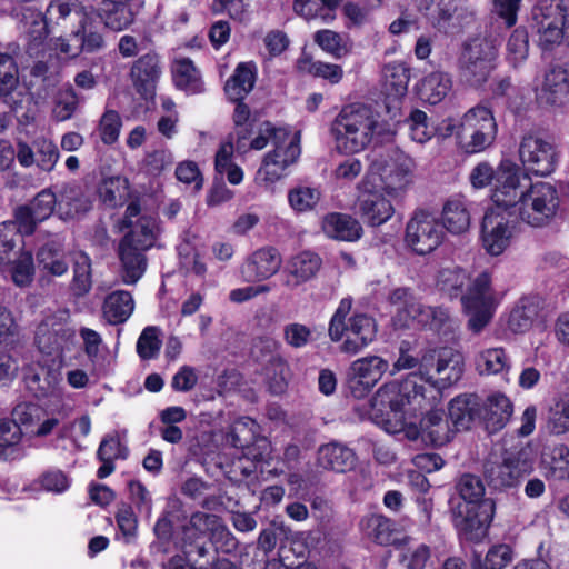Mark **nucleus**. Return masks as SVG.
<instances>
[{
    "label": "nucleus",
    "mask_w": 569,
    "mask_h": 569,
    "mask_svg": "<svg viewBox=\"0 0 569 569\" xmlns=\"http://www.w3.org/2000/svg\"><path fill=\"white\" fill-rule=\"evenodd\" d=\"M533 463L529 448L506 449L499 458L485 462L483 476L491 489L505 491L518 487L521 479L533 471Z\"/></svg>",
    "instance_id": "nucleus-6"
},
{
    "label": "nucleus",
    "mask_w": 569,
    "mask_h": 569,
    "mask_svg": "<svg viewBox=\"0 0 569 569\" xmlns=\"http://www.w3.org/2000/svg\"><path fill=\"white\" fill-rule=\"evenodd\" d=\"M531 27L543 50H550L563 41L569 47V9L562 0H540L532 8Z\"/></svg>",
    "instance_id": "nucleus-7"
},
{
    "label": "nucleus",
    "mask_w": 569,
    "mask_h": 569,
    "mask_svg": "<svg viewBox=\"0 0 569 569\" xmlns=\"http://www.w3.org/2000/svg\"><path fill=\"white\" fill-rule=\"evenodd\" d=\"M519 157L528 172L541 177L552 173L559 160L556 146L535 134H527L522 138Z\"/></svg>",
    "instance_id": "nucleus-16"
},
{
    "label": "nucleus",
    "mask_w": 569,
    "mask_h": 569,
    "mask_svg": "<svg viewBox=\"0 0 569 569\" xmlns=\"http://www.w3.org/2000/svg\"><path fill=\"white\" fill-rule=\"evenodd\" d=\"M517 226L511 208L498 207L486 211L481 221V242L487 253L500 256L510 246Z\"/></svg>",
    "instance_id": "nucleus-12"
},
{
    "label": "nucleus",
    "mask_w": 569,
    "mask_h": 569,
    "mask_svg": "<svg viewBox=\"0 0 569 569\" xmlns=\"http://www.w3.org/2000/svg\"><path fill=\"white\" fill-rule=\"evenodd\" d=\"M357 460V455L351 448L337 441L320 446L317 453L319 467L340 473L352 470Z\"/></svg>",
    "instance_id": "nucleus-31"
},
{
    "label": "nucleus",
    "mask_w": 569,
    "mask_h": 569,
    "mask_svg": "<svg viewBox=\"0 0 569 569\" xmlns=\"http://www.w3.org/2000/svg\"><path fill=\"white\" fill-rule=\"evenodd\" d=\"M23 380L29 392L40 400L56 395L61 373L48 366L31 365L24 369Z\"/></svg>",
    "instance_id": "nucleus-29"
},
{
    "label": "nucleus",
    "mask_w": 569,
    "mask_h": 569,
    "mask_svg": "<svg viewBox=\"0 0 569 569\" xmlns=\"http://www.w3.org/2000/svg\"><path fill=\"white\" fill-rule=\"evenodd\" d=\"M559 196L556 187L549 182H537L526 192H520L516 204L509 208L527 224L541 228L547 226L556 216L559 208Z\"/></svg>",
    "instance_id": "nucleus-8"
},
{
    "label": "nucleus",
    "mask_w": 569,
    "mask_h": 569,
    "mask_svg": "<svg viewBox=\"0 0 569 569\" xmlns=\"http://www.w3.org/2000/svg\"><path fill=\"white\" fill-rule=\"evenodd\" d=\"M259 425L250 417H240L229 427L226 440L237 449H249L257 441Z\"/></svg>",
    "instance_id": "nucleus-40"
},
{
    "label": "nucleus",
    "mask_w": 569,
    "mask_h": 569,
    "mask_svg": "<svg viewBox=\"0 0 569 569\" xmlns=\"http://www.w3.org/2000/svg\"><path fill=\"white\" fill-rule=\"evenodd\" d=\"M74 339V329L58 321L44 320L37 327L34 343L41 353L51 356L73 343Z\"/></svg>",
    "instance_id": "nucleus-26"
},
{
    "label": "nucleus",
    "mask_w": 569,
    "mask_h": 569,
    "mask_svg": "<svg viewBox=\"0 0 569 569\" xmlns=\"http://www.w3.org/2000/svg\"><path fill=\"white\" fill-rule=\"evenodd\" d=\"M49 22L42 14H37L30 22L27 38L26 52L32 57H40L46 50V42L49 37Z\"/></svg>",
    "instance_id": "nucleus-50"
},
{
    "label": "nucleus",
    "mask_w": 569,
    "mask_h": 569,
    "mask_svg": "<svg viewBox=\"0 0 569 569\" xmlns=\"http://www.w3.org/2000/svg\"><path fill=\"white\" fill-rule=\"evenodd\" d=\"M101 202L111 209L121 207L129 194V180L121 176L104 178L98 186Z\"/></svg>",
    "instance_id": "nucleus-44"
},
{
    "label": "nucleus",
    "mask_w": 569,
    "mask_h": 569,
    "mask_svg": "<svg viewBox=\"0 0 569 569\" xmlns=\"http://www.w3.org/2000/svg\"><path fill=\"white\" fill-rule=\"evenodd\" d=\"M31 209L30 206L19 204L13 209L12 219L8 220L10 223H13L14 229H17L23 238L32 236L38 224L41 223Z\"/></svg>",
    "instance_id": "nucleus-63"
},
{
    "label": "nucleus",
    "mask_w": 569,
    "mask_h": 569,
    "mask_svg": "<svg viewBox=\"0 0 569 569\" xmlns=\"http://www.w3.org/2000/svg\"><path fill=\"white\" fill-rule=\"evenodd\" d=\"M448 420L443 417L442 410H428L420 418L419 426H412L407 431V437L411 440L421 438V440L432 447H441L448 443L455 433Z\"/></svg>",
    "instance_id": "nucleus-19"
},
{
    "label": "nucleus",
    "mask_w": 569,
    "mask_h": 569,
    "mask_svg": "<svg viewBox=\"0 0 569 569\" xmlns=\"http://www.w3.org/2000/svg\"><path fill=\"white\" fill-rule=\"evenodd\" d=\"M443 238V226L425 210L416 211L407 223L405 241L419 256L435 251L442 243Z\"/></svg>",
    "instance_id": "nucleus-14"
},
{
    "label": "nucleus",
    "mask_w": 569,
    "mask_h": 569,
    "mask_svg": "<svg viewBox=\"0 0 569 569\" xmlns=\"http://www.w3.org/2000/svg\"><path fill=\"white\" fill-rule=\"evenodd\" d=\"M555 311L556 305L547 302L541 296L522 297L511 310L508 326L513 332H525L532 327L536 319L546 320Z\"/></svg>",
    "instance_id": "nucleus-20"
},
{
    "label": "nucleus",
    "mask_w": 569,
    "mask_h": 569,
    "mask_svg": "<svg viewBox=\"0 0 569 569\" xmlns=\"http://www.w3.org/2000/svg\"><path fill=\"white\" fill-rule=\"evenodd\" d=\"M541 466L548 480L569 479V448L566 445H557L543 451Z\"/></svg>",
    "instance_id": "nucleus-38"
},
{
    "label": "nucleus",
    "mask_w": 569,
    "mask_h": 569,
    "mask_svg": "<svg viewBox=\"0 0 569 569\" xmlns=\"http://www.w3.org/2000/svg\"><path fill=\"white\" fill-rule=\"evenodd\" d=\"M457 490L463 502L461 505H480L485 499V486L480 477L472 473H463L458 483Z\"/></svg>",
    "instance_id": "nucleus-53"
},
{
    "label": "nucleus",
    "mask_w": 569,
    "mask_h": 569,
    "mask_svg": "<svg viewBox=\"0 0 569 569\" xmlns=\"http://www.w3.org/2000/svg\"><path fill=\"white\" fill-rule=\"evenodd\" d=\"M134 308L133 298L129 291H113L104 300L103 313L112 325H120L128 320Z\"/></svg>",
    "instance_id": "nucleus-41"
},
{
    "label": "nucleus",
    "mask_w": 569,
    "mask_h": 569,
    "mask_svg": "<svg viewBox=\"0 0 569 569\" xmlns=\"http://www.w3.org/2000/svg\"><path fill=\"white\" fill-rule=\"evenodd\" d=\"M480 427L489 435L502 430L513 413V403L505 393L496 391L481 398Z\"/></svg>",
    "instance_id": "nucleus-21"
},
{
    "label": "nucleus",
    "mask_w": 569,
    "mask_h": 569,
    "mask_svg": "<svg viewBox=\"0 0 569 569\" xmlns=\"http://www.w3.org/2000/svg\"><path fill=\"white\" fill-rule=\"evenodd\" d=\"M18 67L9 53H0V99L8 107L29 103L30 96L18 88Z\"/></svg>",
    "instance_id": "nucleus-28"
},
{
    "label": "nucleus",
    "mask_w": 569,
    "mask_h": 569,
    "mask_svg": "<svg viewBox=\"0 0 569 569\" xmlns=\"http://www.w3.org/2000/svg\"><path fill=\"white\" fill-rule=\"evenodd\" d=\"M350 369L376 386L389 369V362L379 356H368L353 361Z\"/></svg>",
    "instance_id": "nucleus-52"
},
{
    "label": "nucleus",
    "mask_w": 569,
    "mask_h": 569,
    "mask_svg": "<svg viewBox=\"0 0 569 569\" xmlns=\"http://www.w3.org/2000/svg\"><path fill=\"white\" fill-rule=\"evenodd\" d=\"M387 301L396 307L393 322L401 328H409L411 322L421 312V305L408 287L392 289L388 295Z\"/></svg>",
    "instance_id": "nucleus-35"
},
{
    "label": "nucleus",
    "mask_w": 569,
    "mask_h": 569,
    "mask_svg": "<svg viewBox=\"0 0 569 569\" xmlns=\"http://www.w3.org/2000/svg\"><path fill=\"white\" fill-rule=\"evenodd\" d=\"M23 248V236L14 229L8 220L0 223V263L10 261V257L18 246Z\"/></svg>",
    "instance_id": "nucleus-60"
},
{
    "label": "nucleus",
    "mask_w": 569,
    "mask_h": 569,
    "mask_svg": "<svg viewBox=\"0 0 569 569\" xmlns=\"http://www.w3.org/2000/svg\"><path fill=\"white\" fill-rule=\"evenodd\" d=\"M463 361L460 353L443 349L438 353L435 375L410 373L401 381L383 383L370 399L369 417L387 432L395 433L406 426V416L416 415L427 405V385L440 393L461 379Z\"/></svg>",
    "instance_id": "nucleus-1"
},
{
    "label": "nucleus",
    "mask_w": 569,
    "mask_h": 569,
    "mask_svg": "<svg viewBox=\"0 0 569 569\" xmlns=\"http://www.w3.org/2000/svg\"><path fill=\"white\" fill-rule=\"evenodd\" d=\"M62 201L68 207L66 214L70 218L84 216L92 208L90 198L78 186L66 188L62 192Z\"/></svg>",
    "instance_id": "nucleus-57"
},
{
    "label": "nucleus",
    "mask_w": 569,
    "mask_h": 569,
    "mask_svg": "<svg viewBox=\"0 0 569 569\" xmlns=\"http://www.w3.org/2000/svg\"><path fill=\"white\" fill-rule=\"evenodd\" d=\"M162 74L160 58L154 52L146 53L133 61L130 79L136 92L150 104H157V86Z\"/></svg>",
    "instance_id": "nucleus-18"
},
{
    "label": "nucleus",
    "mask_w": 569,
    "mask_h": 569,
    "mask_svg": "<svg viewBox=\"0 0 569 569\" xmlns=\"http://www.w3.org/2000/svg\"><path fill=\"white\" fill-rule=\"evenodd\" d=\"M469 180L475 189L493 186L491 199L498 207L516 204L520 187V168L511 160H501L495 170L488 162L478 163L470 172Z\"/></svg>",
    "instance_id": "nucleus-5"
},
{
    "label": "nucleus",
    "mask_w": 569,
    "mask_h": 569,
    "mask_svg": "<svg viewBox=\"0 0 569 569\" xmlns=\"http://www.w3.org/2000/svg\"><path fill=\"white\" fill-rule=\"evenodd\" d=\"M495 513V503L483 501L480 505H458L453 513V525L459 538L469 542H479L487 535Z\"/></svg>",
    "instance_id": "nucleus-15"
},
{
    "label": "nucleus",
    "mask_w": 569,
    "mask_h": 569,
    "mask_svg": "<svg viewBox=\"0 0 569 569\" xmlns=\"http://www.w3.org/2000/svg\"><path fill=\"white\" fill-rule=\"evenodd\" d=\"M548 429L553 435H563L569 431V396L560 398L550 407Z\"/></svg>",
    "instance_id": "nucleus-62"
},
{
    "label": "nucleus",
    "mask_w": 569,
    "mask_h": 569,
    "mask_svg": "<svg viewBox=\"0 0 569 569\" xmlns=\"http://www.w3.org/2000/svg\"><path fill=\"white\" fill-rule=\"evenodd\" d=\"M282 263L278 249L271 246L253 251L242 263L241 274L248 282L263 281L278 272Z\"/></svg>",
    "instance_id": "nucleus-23"
},
{
    "label": "nucleus",
    "mask_w": 569,
    "mask_h": 569,
    "mask_svg": "<svg viewBox=\"0 0 569 569\" xmlns=\"http://www.w3.org/2000/svg\"><path fill=\"white\" fill-rule=\"evenodd\" d=\"M256 81L253 67L250 63H240L224 86L226 94L238 107H246L241 101L252 90Z\"/></svg>",
    "instance_id": "nucleus-37"
},
{
    "label": "nucleus",
    "mask_w": 569,
    "mask_h": 569,
    "mask_svg": "<svg viewBox=\"0 0 569 569\" xmlns=\"http://www.w3.org/2000/svg\"><path fill=\"white\" fill-rule=\"evenodd\" d=\"M373 174V172H371ZM377 177L378 189L389 196L397 197L405 191L411 182V160L407 158L386 161Z\"/></svg>",
    "instance_id": "nucleus-25"
},
{
    "label": "nucleus",
    "mask_w": 569,
    "mask_h": 569,
    "mask_svg": "<svg viewBox=\"0 0 569 569\" xmlns=\"http://www.w3.org/2000/svg\"><path fill=\"white\" fill-rule=\"evenodd\" d=\"M321 229L328 238L346 242L358 241L363 234L360 221L342 212L325 214L321 221Z\"/></svg>",
    "instance_id": "nucleus-30"
},
{
    "label": "nucleus",
    "mask_w": 569,
    "mask_h": 569,
    "mask_svg": "<svg viewBox=\"0 0 569 569\" xmlns=\"http://www.w3.org/2000/svg\"><path fill=\"white\" fill-rule=\"evenodd\" d=\"M39 266L52 276H62L68 271L63 249L54 241L44 243L37 252Z\"/></svg>",
    "instance_id": "nucleus-49"
},
{
    "label": "nucleus",
    "mask_w": 569,
    "mask_h": 569,
    "mask_svg": "<svg viewBox=\"0 0 569 569\" xmlns=\"http://www.w3.org/2000/svg\"><path fill=\"white\" fill-rule=\"evenodd\" d=\"M322 260L319 254L311 251H302L295 256L290 263V276L293 277V286L301 284L312 279L319 271Z\"/></svg>",
    "instance_id": "nucleus-47"
},
{
    "label": "nucleus",
    "mask_w": 569,
    "mask_h": 569,
    "mask_svg": "<svg viewBox=\"0 0 569 569\" xmlns=\"http://www.w3.org/2000/svg\"><path fill=\"white\" fill-rule=\"evenodd\" d=\"M481 397L475 392H465L452 398L448 403V418L455 431L471 430L480 426Z\"/></svg>",
    "instance_id": "nucleus-24"
},
{
    "label": "nucleus",
    "mask_w": 569,
    "mask_h": 569,
    "mask_svg": "<svg viewBox=\"0 0 569 569\" xmlns=\"http://www.w3.org/2000/svg\"><path fill=\"white\" fill-rule=\"evenodd\" d=\"M173 81L179 89L194 94L202 91V81L199 71L190 59H180L172 68Z\"/></svg>",
    "instance_id": "nucleus-48"
},
{
    "label": "nucleus",
    "mask_w": 569,
    "mask_h": 569,
    "mask_svg": "<svg viewBox=\"0 0 569 569\" xmlns=\"http://www.w3.org/2000/svg\"><path fill=\"white\" fill-rule=\"evenodd\" d=\"M392 109H340L331 124L337 150L353 154L370 143L380 144L395 134V126L388 119Z\"/></svg>",
    "instance_id": "nucleus-2"
},
{
    "label": "nucleus",
    "mask_w": 569,
    "mask_h": 569,
    "mask_svg": "<svg viewBox=\"0 0 569 569\" xmlns=\"http://www.w3.org/2000/svg\"><path fill=\"white\" fill-rule=\"evenodd\" d=\"M72 40H79L82 53H96L106 46L103 36L99 32L93 18L88 12H83L78 29L72 32Z\"/></svg>",
    "instance_id": "nucleus-43"
},
{
    "label": "nucleus",
    "mask_w": 569,
    "mask_h": 569,
    "mask_svg": "<svg viewBox=\"0 0 569 569\" xmlns=\"http://www.w3.org/2000/svg\"><path fill=\"white\" fill-rule=\"evenodd\" d=\"M541 101L553 106H562L569 99V73L561 67L552 68L545 76Z\"/></svg>",
    "instance_id": "nucleus-36"
},
{
    "label": "nucleus",
    "mask_w": 569,
    "mask_h": 569,
    "mask_svg": "<svg viewBox=\"0 0 569 569\" xmlns=\"http://www.w3.org/2000/svg\"><path fill=\"white\" fill-rule=\"evenodd\" d=\"M158 327L148 326L140 333L137 340V353L141 360L156 359L159 356L162 341L159 338Z\"/></svg>",
    "instance_id": "nucleus-58"
},
{
    "label": "nucleus",
    "mask_w": 569,
    "mask_h": 569,
    "mask_svg": "<svg viewBox=\"0 0 569 569\" xmlns=\"http://www.w3.org/2000/svg\"><path fill=\"white\" fill-rule=\"evenodd\" d=\"M383 76L385 107H391V104L401 102L407 94L410 69L403 62H391L385 66Z\"/></svg>",
    "instance_id": "nucleus-33"
},
{
    "label": "nucleus",
    "mask_w": 569,
    "mask_h": 569,
    "mask_svg": "<svg viewBox=\"0 0 569 569\" xmlns=\"http://www.w3.org/2000/svg\"><path fill=\"white\" fill-rule=\"evenodd\" d=\"M367 536L379 546H393L399 549L407 546L411 537L403 535L393 520L383 515H371L362 520Z\"/></svg>",
    "instance_id": "nucleus-27"
},
{
    "label": "nucleus",
    "mask_w": 569,
    "mask_h": 569,
    "mask_svg": "<svg viewBox=\"0 0 569 569\" xmlns=\"http://www.w3.org/2000/svg\"><path fill=\"white\" fill-rule=\"evenodd\" d=\"M211 541L202 529L196 512L182 526L180 550L191 569H209Z\"/></svg>",
    "instance_id": "nucleus-17"
},
{
    "label": "nucleus",
    "mask_w": 569,
    "mask_h": 569,
    "mask_svg": "<svg viewBox=\"0 0 569 569\" xmlns=\"http://www.w3.org/2000/svg\"><path fill=\"white\" fill-rule=\"evenodd\" d=\"M131 1L132 0H101V6L97 9V16L106 28L112 31H122L134 21Z\"/></svg>",
    "instance_id": "nucleus-34"
},
{
    "label": "nucleus",
    "mask_w": 569,
    "mask_h": 569,
    "mask_svg": "<svg viewBox=\"0 0 569 569\" xmlns=\"http://www.w3.org/2000/svg\"><path fill=\"white\" fill-rule=\"evenodd\" d=\"M196 515L216 552L231 553L237 550L238 540L220 516L202 511H196Z\"/></svg>",
    "instance_id": "nucleus-32"
},
{
    "label": "nucleus",
    "mask_w": 569,
    "mask_h": 569,
    "mask_svg": "<svg viewBox=\"0 0 569 569\" xmlns=\"http://www.w3.org/2000/svg\"><path fill=\"white\" fill-rule=\"evenodd\" d=\"M320 197L321 193L317 188L298 186L289 190L288 202L296 212L302 213L313 210Z\"/></svg>",
    "instance_id": "nucleus-55"
},
{
    "label": "nucleus",
    "mask_w": 569,
    "mask_h": 569,
    "mask_svg": "<svg viewBox=\"0 0 569 569\" xmlns=\"http://www.w3.org/2000/svg\"><path fill=\"white\" fill-rule=\"evenodd\" d=\"M472 117V113H465L460 123L461 131L457 132L458 143L468 154L481 152L495 141L470 127Z\"/></svg>",
    "instance_id": "nucleus-46"
},
{
    "label": "nucleus",
    "mask_w": 569,
    "mask_h": 569,
    "mask_svg": "<svg viewBox=\"0 0 569 569\" xmlns=\"http://www.w3.org/2000/svg\"><path fill=\"white\" fill-rule=\"evenodd\" d=\"M237 133V148L238 150H246L247 148L253 150H262L270 141V136L276 134L277 139L286 134V129L276 127L268 120H261L258 110L254 111L253 120L241 128H236Z\"/></svg>",
    "instance_id": "nucleus-22"
},
{
    "label": "nucleus",
    "mask_w": 569,
    "mask_h": 569,
    "mask_svg": "<svg viewBox=\"0 0 569 569\" xmlns=\"http://www.w3.org/2000/svg\"><path fill=\"white\" fill-rule=\"evenodd\" d=\"M498 50L495 40L477 38L466 44L460 57V77L473 88L481 87L495 69Z\"/></svg>",
    "instance_id": "nucleus-10"
},
{
    "label": "nucleus",
    "mask_w": 569,
    "mask_h": 569,
    "mask_svg": "<svg viewBox=\"0 0 569 569\" xmlns=\"http://www.w3.org/2000/svg\"><path fill=\"white\" fill-rule=\"evenodd\" d=\"M472 282L469 274L462 268L442 269L439 272L437 284L439 290L450 299L461 300L468 286Z\"/></svg>",
    "instance_id": "nucleus-45"
},
{
    "label": "nucleus",
    "mask_w": 569,
    "mask_h": 569,
    "mask_svg": "<svg viewBox=\"0 0 569 569\" xmlns=\"http://www.w3.org/2000/svg\"><path fill=\"white\" fill-rule=\"evenodd\" d=\"M508 368V357L503 348H490L480 352L477 369L481 375H497Z\"/></svg>",
    "instance_id": "nucleus-56"
},
{
    "label": "nucleus",
    "mask_w": 569,
    "mask_h": 569,
    "mask_svg": "<svg viewBox=\"0 0 569 569\" xmlns=\"http://www.w3.org/2000/svg\"><path fill=\"white\" fill-rule=\"evenodd\" d=\"M297 68L315 77H321L332 83H337L342 78V69L338 64L313 61L308 54H302L297 61Z\"/></svg>",
    "instance_id": "nucleus-54"
},
{
    "label": "nucleus",
    "mask_w": 569,
    "mask_h": 569,
    "mask_svg": "<svg viewBox=\"0 0 569 569\" xmlns=\"http://www.w3.org/2000/svg\"><path fill=\"white\" fill-rule=\"evenodd\" d=\"M156 236L146 218H140L134 227L119 242L118 256L126 284L137 283L148 266L146 252L153 247Z\"/></svg>",
    "instance_id": "nucleus-4"
},
{
    "label": "nucleus",
    "mask_w": 569,
    "mask_h": 569,
    "mask_svg": "<svg viewBox=\"0 0 569 569\" xmlns=\"http://www.w3.org/2000/svg\"><path fill=\"white\" fill-rule=\"evenodd\" d=\"M289 138L290 131L287 129L286 134L279 137V139H277L276 134L270 136L273 150L264 156L262 164L257 172V179L266 183H274L284 174V170L298 160L301 152L299 133H296L289 142L284 144Z\"/></svg>",
    "instance_id": "nucleus-13"
},
{
    "label": "nucleus",
    "mask_w": 569,
    "mask_h": 569,
    "mask_svg": "<svg viewBox=\"0 0 569 569\" xmlns=\"http://www.w3.org/2000/svg\"><path fill=\"white\" fill-rule=\"evenodd\" d=\"M92 287V269L91 259L84 253L80 252L76 256L73 262V277L71 281V290L74 296L83 297Z\"/></svg>",
    "instance_id": "nucleus-51"
},
{
    "label": "nucleus",
    "mask_w": 569,
    "mask_h": 569,
    "mask_svg": "<svg viewBox=\"0 0 569 569\" xmlns=\"http://www.w3.org/2000/svg\"><path fill=\"white\" fill-rule=\"evenodd\" d=\"M122 121L114 109H106L99 123V133L104 144L111 146L119 139Z\"/></svg>",
    "instance_id": "nucleus-64"
},
{
    "label": "nucleus",
    "mask_w": 569,
    "mask_h": 569,
    "mask_svg": "<svg viewBox=\"0 0 569 569\" xmlns=\"http://www.w3.org/2000/svg\"><path fill=\"white\" fill-rule=\"evenodd\" d=\"M11 279L18 287L30 284L34 277V262L31 251L21 250L18 258L13 261L11 269Z\"/></svg>",
    "instance_id": "nucleus-59"
},
{
    "label": "nucleus",
    "mask_w": 569,
    "mask_h": 569,
    "mask_svg": "<svg viewBox=\"0 0 569 569\" xmlns=\"http://www.w3.org/2000/svg\"><path fill=\"white\" fill-rule=\"evenodd\" d=\"M443 230L447 229L453 234L466 232L470 227V213L460 199H449L446 201L441 213Z\"/></svg>",
    "instance_id": "nucleus-42"
},
{
    "label": "nucleus",
    "mask_w": 569,
    "mask_h": 569,
    "mask_svg": "<svg viewBox=\"0 0 569 569\" xmlns=\"http://www.w3.org/2000/svg\"><path fill=\"white\" fill-rule=\"evenodd\" d=\"M313 41L335 58H342L349 52L347 42L340 33L332 30H319L313 34Z\"/></svg>",
    "instance_id": "nucleus-61"
},
{
    "label": "nucleus",
    "mask_w": 569,
    "mask_h": 569,
    "mask_svg": "<svg viewBox=\"0 0 569 569\" xmlns=\"http://www.w3.org/2000/svg\"><path fill=\"white\" fill-rule=\"evenodd\" d=\"M460 302L468 316L467 328L473 333L481 332L492 320L497 307L491 274L480 272L468 286Z\"/></svg>",
    "instance_id": "nucleus-9"
},
{
    "label": "nucleus",
    "mask_w": 569,
    "mask_h": 569,
    "mask_svg": "<svg viewBox=\"0 0 569 569\" xmlns=\"http://www.w3.org/2000/svg\"><path fill=\"white\" fill-rule=\"evenodd\" d=\"M353 300L342 298L331 316L328 325V336L339 343L341 353L355 356L368 347L377 337L375 318L363 312L351 313Z\"/></svg>",
    "instance_id": "nucleus-3"
},
{
    "label": "nucleus",
    "mask_w": 569,
    "mask_h": 569,
    "mask_svg": "<svg viewBox=\"0 0 569 569\" xmlns=\"http://www.w3.org/2000/svg\"><path fill=\"white\" fill-rule=\"evenodd\" d=\"M355 212L371 228L385 224L395 214L391 201L378 189L377 177L372 173H367L358 184Z\"/></svg>",
    "instance_id": "nucleus-11"
},
{
    "label": "nucleus",
    "mask_w": 569,
    "mask_h": 569,
    "mask_svg": "<svg viewBox=\"0 0 569 569\" xmlns=\"http://www.w3.org/2000/svg\"><path fill=\"white\" fill-rule=\"evenodd\" d=\"M451 86V79L447 73L432 72L422 79L418 96L421 101L436 106L449 94Z\"/></svg>",
    "instance_id": "nucleus-39"
}]
</instances>
